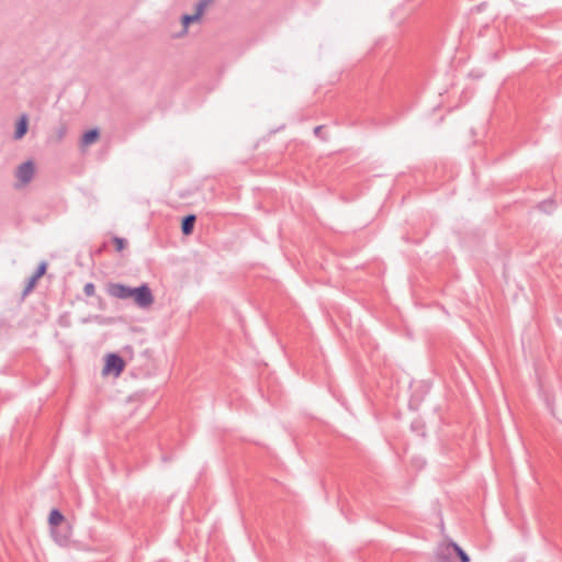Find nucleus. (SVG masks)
<instances>
[{
    "mask_svg": "<svg viewBox=\"0 0 562 562\" xmlns=\"http://www.w3.org/2000/svg\"><path fill=\"white\" fill-rule=\"evenodd\" d=\"M66 134V127L61 126L58 128V138L61 139Z\"/></svg>",
    "mask_w": 562,
    "mask_h": 562,
    "instance_id": "aec40b11",
    "label": "nucleus"
},
{
    "mask_svg": "<svg viewBox=\"0 0 562 562\" xmlns=\"http://www.w3.org/2000/svg\"><path fill=\"white\" fill-rule=\"evenodd\" d=\"M108 293L112 297L126 300L132 297V288L123 283H110Z\"/></svg>",
    "mask_w": 562,
    "mask_h": 562,
    "instance_id": "39448f33",
    "label": "nucleus"
},
{
    "mask_svg": "<svg viewBox=\"0 0 562 562\" xmlns=\"http://www.w3.org/2000/svg\"><path fill=\"white\" fill-rule=\"evenodd\" d=\"M196 217L193 214H189L182 218L181 231L183 235H190L193 232Z\"/></svg>",
    "mask_w": 562,
    "mask_h": 562,
    "instance_id": "6e6552de",
    "label": "nucleus"
},
{
    "mask_svg": "<svg viewBox=\"0 0 562 562\" xmlns=\"http://www.w3.org/2000/svg\"><path fill=\"white\" fill-rule=\"evenodd\" d=\"M207 8V5L205 4V2H203L202 0H200L196 4H195V14L198 15V18H202L205 9Z\"/></svg>",
    "mask_w": 562,
    "mask_h": 562,
    "instance_id": "a211bd4d",
    "label": "nucleus"
},
{
    "mask_svg": "<svg viewBox=\"0 0 562 562\" xmlns=\"http://www.w3.org/2000/svg\"><path fill=\"white\" fill-rule=\"evenodd\" d=\"M411 429H412V431L416 432L418 436H422V437L425 436V425L423 424V422H420L418 419L412 422Z\"/></svg>",
    "mask_w": 562,
    "mask_h": 562,
    "instance_id": "f8f14e48",
    "label": "nucleus"
},
{
    "mask_svg": "<svg viewBox=\"0 0 562 562\" xmlns=\"http://www.w3.org/2000/svg\"><path fill=\"white\" fill-rule=\"evenodd\" d=\"M27 130H29V117L26 114H22L15 124V131H14L13 138L16 140L23 138L25 136V134L27 133Z\"/></svg>",
    "mask_w": 562,
    "mask_h": 562,
    "instance_id": "0eeeda50",
    "label": "nucleus"
},
{
    "mask_svg": "<svg viewBox=\"0 0 562 562\" xmlns=\"http://www.w3.org/2000/svg\"><path fill=\"white\" fill-rule=\"evenodd\" d=\"M452 553H456L460 562H470L468 553L454 542H450L441 547L437 553L438 558L442 561H448Z\"/></svg>",
    "mask_w": 562,
    "mask_h": 562,
    "instance_id": "7ed1b4c3",
    "label": "nucleus"
},
{
    "mask_svg": "<svg viewBox=\"0 0 562 562\" xmlns=\"http://www.w3.org/2000/svg\"><path fill=\"white\" fill-rule=\"evenodd\" d=\"M132 299L140 308L149 307L154 303V295L146 283L137 288H132Z\"/></svg>",
    "mask_w": 562,
    "mask_h": 562,
    "instance_id": "f03ea898",
    "label": "nucleus"
},
{
    "mask_svg": "<svg viewBox=\"0 0 562 562\" xmlns=\"http://www.w3.org/2000/svg\"><path fill=\"white\" fill-rule=\"evenodd\" d=\"M64 520H65V517L60 510H58L56 508L52 509V512L49 513V517H48V524L50 526V529L58 528L59 526H61Z\"/></svg>",
    "mask_w": 562,
    "mask_h": 562,
    "instance_id": "1a4fd4ad",
    "label": "nucleus"
},
{
    "mask_svg": "<svg viewBox=\"0 0 562 562\" xmlns=\"http://www.w3.org/2000/svg\"><path fill=\"white\" fill-rule=\"evenodd\" d=\"M46 270H47V263L45 261H42L38 267L36 268L35 272L33 273V276L37 279L42 278L45 273H46Z\"/></svg>",
    "mask_w": 562,
    "mask_h": 562,
    "instance_id": "2eb2a0df",
    "label": "nucleus"
},
{
    "mask_svg": "<svg viewBox=\"0 0 562 562\" xmlns=\"http://www.w3.org/2000/svg\"><path fill=\"white\" fill-rule=\"evenodd\" d=\"M83 293L87 295V296H92L94 295L95 293V286L92 282H88L85 284L83 286Z\"/></svg>",
    "mask_w": 562,
    "mask_h": 562,
    "instance_id": "6ab92c4d",
    "label": "nucleus"
},
{
    "mask_svg": "<svg viewBox=\"0 0 562 562\" xmlns=\"http://www.w3.org/2000/svg\"><path fill=\"white\" fill-rule=\"evenodd\" d=\"M201 19L198 18V15L195 13L193 14H183L181 16V23H182V26H183V30L181 32V34H186L188 32V27L191 23H194V22H198L200 21Z\"/></svg>",
    "mask_w": 562,
    "mask_h": 562,
    "instance_id": "9b49d317",
    "label": "nucleus"
},
{
    "mask_svg": "<svg viewBox=\"0 0 562 562\" xmlns=\"http://www.w3.org/2000/svg\"><path fill=\"white\" fill-rule=\"evenodd\" d=\"M50 533L59 546H66L70 540V530L68 527L59 526L58 528H52Z\"/></svg>",
    "mask_w": 562,
    "mask_h": 562,
    "instance_id": "423d86ee",
    "label": "nucleus"
},
{
    "mask_svg": "<svg viewBox=\"0 0 562 562\" xmlns=\"http://www.w3.org/2000/svg\"><path fill=\"white\" fill-rule=\"evenodd\" d=\"M37 281H38V279L35 278L34 276H32L29 279V282H27L26 286L23 290V296L27 295L34 289V286L36 285Z\"/></svg>",
    "mask_w": 562,
    "mask_h": 562,
    "instance_id": "4468645a",
    "label": "nucleus"
},
{
    "mask_svg": "<svg viewBox=\"0 0 562 562\" xmlns=\"http://www.w3.org/2000/svg\"><path fill=\"white\" fill-rule=\"evenodd\" d=\"M35 175V164L33 160H26L21 164L15 170L18 182L14 184L15 189H21L27 186Z\"/></svg>",
    "mask_w": 562,
    "mask_h": 562,
    "instance_id": "f257e3e1",
    "label": "nucleus"
},
{
    "mask_svg": "<svg viewBox=\"0 0 562 562\" xmlns=\"http://www.w3.org/2000/svg\"><path fill=\"white\" fill-rule=\"evenodd\" d=\"M538 207L542 212L550 214L554 210V203L552 200H546V201H542L541 203H539Z\"/></svg>",
    "mask_w": 562,
    "mask_h": 562,
    "instance_id": "ddd939ff",
    "label": "nucleus"
},
{
    "mask_svg": "<svg viewBox=\"0 0 562 562\" xmlns=\"http://www.w3.org/2000/svg\"><path fill=\"white\" fill-rule=\"evenodd\" d=\"M203 2H205V4L209 7L213 0H202Z\"/></svg>",
    "mask_w": 562,
    "mask_h": 562,
    "instance_id": "4be33fe9",
    "label": "nucleus"
},
{
    "mask_svg": "<svg viewBox=\"0 0 562 562\" xmlns=\"http://www.w3.org/2000/svg\"><path fill=\"white\" fill-rule=\"evenodd\" d=\"M99 136H100L99 130L91 128L82 135L81 144L85 146H88V145L94 143L99 138Z\"/></svg>",
    "mask_w": 562,
    "mask_h": 562,
    "instance_id": "9d476101",
    "label": "nucleus"
},
{
    "mask_svg": "<svg viewBox=\"0 0 562 562\" xmlns=\"http://www.w3.org/2000/svg\"><path fill=\"white\" fill-rule=\"evenodd\" d=\"M113 243L117 251H122L126 247V240L122 237L114 236Z\"/></svg>",
    "mask_w": 562,
    "mask_h": 562,
    "instance_id": "dca6fc26",
    "label": "nucleus"
},
{
    "mask_svg": "<svg viewBox=\"0 0 562 562\" xmlns=\"http://www.w3.org/2000/svg\"><path fill=\"white\" fill-rule=\"evenodd\" d=\"M207 8V5L205 4V2H203L202 0H200L196 4H195V14L198 15V18H202L205 9Z\"/></svg>",
    "mask_w": 562,
    "mask_h": 562,
    "instance_id": "f3484780",
    "label": "nucleus"
},
{
    "mask_svg": "<svg viewBox=\"0 0 562 562\" xmlns=\"http://www.w3.org/2000/svg\"><path fill=\"white\" fill-rule=\"evenodd\" d=\"M125 367L123 358L117 353H109L105 358L103 367V374L112 373L114 376H119Z\"/></svg>",
    "mask_w": 562,
    "mask_h": 562,
    "instance_id": "20e7f679",
    "label": "nucleus"
},
{
    "mask_svg": "<svg viewBox=\"0 0 562 562\" xmlns=\"http://www.w3.org/2000/svg\"><path fill=\"white\" fill-rule=\"evenodd\" d=\"M322 131H323V126H322V125L316 126V127L314 128V134H315L316 136H318V137H322Z\"/></svg>",
    "mask_w": 562,
    "mask_h": 562,
    "instance_id": "412c9836",
    "label": "nucleus"
}]
</instances>
